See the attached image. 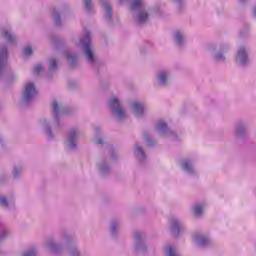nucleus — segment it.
Masks as SVG:
<instances>
[{
	"instance_id": "nucleus-31",
	"label": "nucleus",
	"mask_w": 256,
	"mask_h": 256,
	"mask_svg": "<svg viewBox=\"0 0 256 256\" xmlns=\"http://www.w3.org/2000/svg\"><path fill=\"white\" fill-rule=\"evenodd\" d=\"M136 239H139V235H136Z\"/></svg>"
},
{
	"instance_id": "nucleus-13",
	"label": "nucleus",
	"mask_w": 256,
	"mask_h": 256,
	"mask_svg": "<svg viewBox=\"0 0 256 256\" xmlns=\"http://www.w3.org/2000/svg\"><path fill=\"white\" fill-rule=\"evenodd\" d=\"M159 79H160V83H161L162 85H165V83H166V81H167V74H165V73L160 74V75H159Z\"/></svg>"
},
{
	"instance_id": "nucleus-6",
	"label": "nucleus",
	"mask_w": 256,
	"mask_h": 256,
	"mask_svg": "<svg viewBox=\"0 0 256 256\" xmlns=\"http://www.w3.org/2000/svg\"><path fill=\"white\" fill-rule=\"evenodd\" d=\"M238 58L240 59V63L245 65V61H247V53L244 48H240L238 51Z\"/></svg>"
},
{
	"instance_id": "nucleus-16",
	"label": "nucleus",
	"mask_w": 256,
	"mask_h": 256,
	"mask_svg": "<svg viewBox=\"0 0 256 256\" xmlns=\"http://www.w3.org/2000/svg\"><path fill=\"white\" fill-rule=\"evenodd\" d=\"M158 129H159V131H165V129H167V123H165L163 121L159 122Z\"/></svg>"
},
{
	"instance_id": "nucleus-15",
	"label": "nucleus",
	"mask_w": 256,
	"mask_h": 256,
	"mask_svg": "<svg viewBox=\"0 0 256 256\" xmlns=\"http://www.w3.org/2000/svg\"><path fill=\"white\" fill-rule=\"evenodd\" d=\"M52 109H53L55 115H57V114L59 113V104L54 101V102L52 103Z\"/></svg>"
},
{
	"instance_id": "nucleus-5",
	"label": "nucleus",
	"mask_w": 256,
	"mask_h": 256,
	"mask_svg": "<svg viewBox=\"0 0 256 256\" xmlns=\"http://www.w3.org/2000/svg\"><path fill=\"white\" fill-rule=\"evenodd\" d=\"M7 63V48H0V71L5 67Z\"/></svg>"
},
{
	"instance_id": "nucleus-24",
	"label": "nucleus",
	"mask_w": 256,
	"mask_h": 256,
	"mask_svg": "<svg viewBox=\"0 0 256 256\" xmlns=\"http://www.w3.org/2000/svg\"><path fill=\"white\" fill-rule=\"evenodd\" d=\"M24 256H35V251H30L28 253H25Z\"/></svg>"
},
{
	"instance_id": "nucleus-14",
	"label": "nucleus",
	"mask_w": 256,
	"mask_h": 256,
	"mask_svg": "<svg viewBox=\"0 0 256 256\" xmlns=\"http://www.w3.org/2000/svg\"><path fill=\"white\" fill-rule=\"evenodd\" d=\"M182 165L185 171H191V163L189 161H184Z\"/></svg>"
},
{
	"instance_id": "nucleus-19",
	"label": "nucleus",
	"mask_w": 256,
	"mask_h": 256,
	"mask_svg": "<svg viewBox=\"0 0 256 256\" xmlns=\"http://www.w3.org/2000/svg\"><path fill=\"white\" fill-rule=\"evenodd\" d=\"M175 39L178 43H181L183 36L181 35V32H176Z\"/></svg>"
},
{
	"instance_id": "nucleus-12",
	"label": "nucleus",
	"mask_w": 256,
	"mask_h": 256,
	"mask_svg": "<svg viewBox=\"0 0 256 256\" xmlns=\"http://www.w3.org/2000/svg\"><path fill=\"white\" fill-rule=\"evenodd\" d=\"M193 211H194V215H201L203 213V206L196 205Z\"/></svg>"
},
{
	"instance_id": "nucleus-3",
	"label": "nucleus",
	"mask_w": 256,
	"mask_h": 256,
	"mask_svg": "<svg viewBox=\"0 0 256 256\" xmlns=\"http://www.w3.org/2000/svg\"><path fill=\"white\" fill-rule=\"evenodd\" d=\"M37 95V90L35 89V85L33 83H28L24 90V99L25 101H30Z\"/></svg>"
},
{
	"instance_id": "nucleus-7",
	"label": "nucleus",
	"mask_w": 256,
	"mask_h": 256,
	"mask_svg": "<svg viewBox=\"0 0 256 256\" xmlns=\"http://www.w3.org/2000/svg\"><path fill=\"white\" fill-rule=\"evenodd\" d=\"M75 139H77V133L75 132V130H72L69 133V143L71 148L76 147Z\"/></svg>"
},
{
	"instance_id": "nucleus-29",
	"label": "nucleus",
	"mask_w": 256,
	"mask_h": 256,
	"mask_svg": "<svg viewBox=\"0 0 256 256\" xmlns=\"http://www.w3.org/2000/svg\"><path fill=\"white\" fill-rule=\"evenodd\" d=\"M69 59H72V61H75V56H69Z\"/></svg>"
},
{
	"instance_id": "nucleus-22",
	"label": "nucleus",
	"mask_w": 256,
	"mask_h": 256,
	"mask_svg": "<svg viewBox=\"0 0 256 256\" xmlns=\"http://www.w3.org/2000/svg\"><path fill=\"white\" fill-rule=\"evenodd\" d=\"M86 9H91V0H84Z\"/></svg>"
},
{
	"instance_id": "nucleus-28",
	"label": "nucleus",
	"mask_w": 256,
	"mask_h": 256,
	"mask_svg": "<svg viewBox=\"0 0 256 256\" xmlns=\"http://www.w3.org/2000/svg\"><path fill=\"white\" fill-rule=\"evenodd\" d=\"M216 59H223L222 54H218V55L216 56Z\"/></svg>"
},
{
	"instance_id": "nucleus-26",
	"label": "nucleus",
	"mask_w": 256,
	"mask_h": 256,
	"mask_svg": "<svg viewBox=\"0 0 256 256\" xmlns=\"http://www.w3.org/2000/svg\"><path fill=\"white\" fill-rule=\"evenodd\" d=\"M102 143H103V139H97V140H96V144H97V145H101Z\"/></svg>"
},
{
	"instance_id": "nucleus-30",
	"label": "nucleus",
	"mask_w": 256,
	"mask_h": 256,
	"mask_svg": "<svg viewBox=\"0 0 256 256\" xmlns=\"http://www.w3.org/2000/svg\"><path fill=\"white\" fill-rule=\"evenodd\" d=\"M112 231H115V227L114 226L112 227Z\"/></svg>"
},
{
	"instance_id": "nucleus-25",
	"label": "nucleus",
	"mask_w": 256,
	"mask_h": 256,
	"mask_svg": "<svg viewBox=\"0 0 256 256\" xmlns=\"http://www.w3.org/2000/svg\"><path fill=\"white\" fill-rule=\"evenodd\" d=\"M41 69H43V66H41V65H37L36 67H35V71H41Z\"/></svg>"
},
{
	"instance_id": "nucleus-18",
	"label": "nucleus",
	"mask_w": 256,
	"mask_h": 256,
	"mask_svg": "<svg viewBox=\"0 0 256 256\" xmlns=\"http://www.w3.org/2000/svg\"><path fill=\"white\" fill-rule=\"evenodd\" d=\"M105 9L107 11V18L111 19V6H109V4H105Z\"/></svg>"
},
{
	"instance_id": "nucleus-20",
	"label": "nucleus",
	"mask_w": 256,
	"mask_h": 256,
	"mask_svg": "<svg viewBox=\"0 0 256 256\" xmlns=\"http://www.w3.org/2000/svg\"><path fill=\"white\" fill-rule=\"evenodd\" d=\"M57 68V60L54 58L50 61V69H56Z\"/></svg>"
},
{
	"instance_id": "nucleus-1",
	"label": "nucleus",
	"mask_w": 256,
	"mask_h": 256,
	"mask_svg": "<svg viewBox=\"0 0 256 256\" xmlns=\"http://www.w3.org/2000/svg\"><path fill=\"white\" fill-rule=\"evenodd\" d=\"M130 9L131 11H140L137 18L138 25H143V23L149 19V14L146 11L141 10L143 9V0H133Z\"/></svg>"
},
{
	"instance_id": "nucleus-8",
	"label": "nucleus",
	"mask_w": 256,
	"mask_h": 256,
	"mask_svg": "<svg viewBox=\"0 0 256 256\" xmlns=\"http://www.w3.org/2000/svg\"><path fill=\"white\" fill-rule=\"evenodd\" d=\"M133 108H134L136 115H143V104H141L139 102H135L133 104Z\"/></svg>"
},
{
	"instance_id": "nucleus-17",
	"label": "nucleus",
	"mask_w": 256,
	"mask_h": 256,
	"mask_svg": "<svg viewBox=\"0 0 256 256\" xmlns=\"http://www.w3.org/2000/svg\"><path fill=\"white\" fill-rule=\"evenodd\" d=\"M24 55L28 56V55H33V50L31 49L30 46H27L25 49H24Z\"/></svg>"
},
{
	"instance_id": "nucleus-10",
	"label": "nucleus",
	"mask_w": 256,
	"mask_h": 256,
	"mask_svg": "<svg viewBox=\"0 0 256 256\" xmlns=\"http://www.w3.org/2000/svg\"><path fill=\"white\" fill-rule=\"evenodd\" d=\"M179 229H181V225L179 224V222L177 220H174V222L172 223L173 233H179Z\"/></svg>"
},
{
	"instance_id": "nucleus-2",
	"label": "nucleus",
	"mask_w": 256,
	"mask_h": 256,
	"mask_svg": "<svg viewBox=\"0 0 256 256\" xmlns=\"http://www.w3.org/2000/svg\"><path fill=\"white\" fill-rule=\"evenodd\" d=\"M80 43L82 45H85V51H86V56L88 61H91L93 63L94 58H93V52L91 51V35L89 33L86 34V36L80 40Z\"/></svg>"
},
{
	"instance_id": "nucleus-21",
	"label": "nucleus",
	"mask_w": 256,
	"mask_h": 256,
	"mask_svg": "<svg viewBox=\"0 0 256 256\" xmlns=\"http://www.w3.org/2000/svg\"><path fill=\"white\" fill-rule=\"evenodd\" d=\"M0 205L7 207V198L5 197L0 198Z\"/></svg>"
},
{
	"instance_id": "nucleus-23",
	"label": "nucleus",
	"mask_w": 256,
	"mask_h": 256,
	"mask_svg": "<svg viewBox=\"0 0 256 256\" xmlns=\"http://www.w3.org/2000/svg\"><path fill=\"white\" fill-rule=\"evenodd\" d=\"M208 239L207 238H205V237H202V238H200V245H205L206 243H208Z\"/></svg>"
},
{
	"instance_id": "nucleus-27",
	"label": "nucleus",
	"mask_w": 256,
	"mask_h": 256,
	"mask_svg": "<svg viewBox=\"0 0 256 256\" xmlns=\"http://www.w3.org/2000/svg\"><path fill=\"white\" fill-rule=\"evenodd\" d=\"M18 173H19V169L14 168V176H17V175H18Z\"/></svg>"
},
{
	"instance_id": "nucleus-11",
	"label": "nucleus",
	"mask_w": 256,
	"mask_h": 256,
	"mask_svg": "<svg viewBox=\"0 0 256 256\" xmlns=\"http://www.w3.org/2000/svg\"><path fill=\"white\" fill-rule=\"evenodd\" d=\"M137 157H145V152L143 151L142 147L136 146V151H135Z\"/></svg>"
},
{
	"instance_id": "nucleus-4",
	"label": "nucleus",
	"mask_w": 256,
	"mask_h": 256,
	"mask_svg": "<svg viewBox=\"0 0 256 256\" xmlns=\"http://www.w3.org/2000/svg\"><path fill=\"white\" fill-rule=\"evenodd\" d=\"M111 107L114 111H116L118 117L120 119H123V117H125V111L123 110V108H121L119 106V100L117 98H113L111 101Z\"/></svg>"
},
{
	"instance_id": "nucleus-9",
	"label": "nucleus",
	"mask_w": 256,
	"mask_h": 256,
	"mask_svg": "<svg viewBox=\"0 0 256 256\" xmlns=\"http://www.w3.org/2000/svg\"><path fill=\"white\" fill-rule=\"evenodd\" d=\"M3 38L8 41V43H13L15 41V37L11 35V32L9 30H4L3 32Z\"/></svg>"
}]
</instances>
